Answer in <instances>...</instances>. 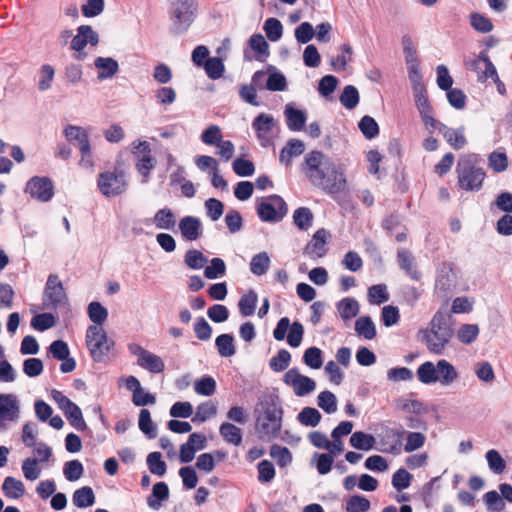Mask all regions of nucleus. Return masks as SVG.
<instances>
[{"mask_svg": "<svg viewBox=\"0 0 512 512\" xmlns=\"http://www.w3.org/2000/svg\"><path fill=\"white\" fill-rule=\"evenodd\" d=\"M302 171L308 181L328 194H337L345 190L347 178L345 167L319 150L307 153Z\"/></svg>", "mask_w": 512, "mask_h": 512, "instance_id": "nucleus-1", "label": "nucleus"}, {"mask_svg": "<svg viewBox=\"0 0 512 512\" xmlns=\"http://www.w3.org/2000/svg\"><path fill=\"white\" fill-rule=\"evenodd\" d=\"M418 380L425 385L439 383L443 387H449L459 379V373L454 365L445 359L437 363L426 361L416 371Z\"/></svg>", "mask_w": 512, "mask_h": 512, "instance_id": "nucleus-2", "label": "nucleus"}, {"mask_svg": "<svg viewBox=\"0 0 512 512\" xmlns=\"http://www.w3.org/2000/svg\"><path fill=\"white\" fill-rule=\"evenodd\" d=\"M197 10L196 0H171L169 11L171 34L175 36L185 34L194 23Z\"/></svg>", "mask_w": 512, "mask_h": 512, "instance_id": "nucleus-3", "label": "nucleus"}, {"mask_svg": "<svg viewBox=\"0 0 512 512\" xmlns=\"http://www.w3.org/2000/svg\"><path fill=\"white\" fill-rule=\"evenodd\" d=\"M256 417V433L263 440L275 438L282 426V409L273 402H261Z\"/></svg>", "mask_w": 512, "mask_h": 512, "instance_id": "nucleus-4", "label": "nucleus"}, {"mask_svg": "<svg viewBox=\"0 0 512 512\" xmlns=\"http://www.w3.org/2000/svg\"><path fill=\"white\" fill-rule=\"evenodd\" d=\"M453 337V329L443 313L437 312L431 320L430 328L425 332L427 349L436 355H442Z\"/></svg>", "mask_w": 512, "mask_h": 512, "instance_id": "nucleus-5", "label": "nucleus"}, {"mask_svg": "<svg viewBox=\"0 0 512 512\" xmlns=\"http://www.w3.org/2000/svg\"><path fill=\"white\" fill-rule=\"evenodd\" d=\"M85 342L91 358L102 362L114 346V341L107 336L106 331L99 325H90L86 330Z\"/></svg>", "mask_w": 512, "mask_h": 512, "instance_id": "nucleus-6", "label": "nucleus"}, {"mask_svg": "<svg viewBox=\"0 0 512 512\" xmlns=\"http://www.w3.org/2000/svg\"><path fill=\"white\" fill-rule=\"evenodd\" d=\"M97 188L104 197H117L128 189L127 176L118 169L103 171L97 177Z\"/></svg>", "mask_w": 512, "mask_h": 512, "instance_id": "nucleus-7", "label": "nucleus"}, {"mask_svg": "<svg viewBox=\"0 0 512 512\" xmlns=\"http://www.w3.org/2000/svg\"><path fill=\"white\" fill-rule=\"evenodd\" d=\"M473 156H462L457 165L459 187L466 191H477L482 187L485 172L472 165Z\"/></svg>", "mask_w": 512, "mask_h": 512, "instance_id": "nucleus-8", "label": "nucleus"}, {"mask_svg": "<svg viewBox=\"0 0 512 512\" xmlns=\"http://www.w3.org/2000/svg\"><path fill=\"white\" fill-rule=\"evenodd\" d=\"M131 153L136 158V170L142 176V183H148L150 172L155 168L156 160L152 156L151 146L148 141L136 140L131 144Z\"/></svg>", "mask_w": 512, "mask_h": 512, "instance_id": "nucleus-9", "label": "nucleus"}, {"mask_svg": "<svg viewBox=\"0 0 512 512\" xmlns=\"http://www.w3.org/2000/svg\"><path fill=\"white\" fill-rule=\"evenodd\" d=\"M21 415L20 400L15 394L0 393V432L17 423Z\"/></svg>", "mask_w": 512, "mask_h": 512, "instance_id": "nucleus-10", "label": "nucleus"}, {"mask_svg": "<svg viewBox=\"0 0 512 512\" xmlns=\"http://www.w3.org/2000/svg\"><path fill=\"white\" fill-rule=\"evenodd\" d=\"M252 128L262 147H269L273 144L277 132V121L272 115L260 113L253 120Z\"/></svg>", "mask_w": 512, "mask_h": 512, "instance_id": "nucleus-11", "label": "nucleus"}, {"mask_svg": "<svg viewBox=\"0 0 512 512\" xmlns=\"http://www.w3.org/2000/svg\"><path fill=\"white\" fill-rule=\"evenodd\" d=\"M24 192L31 198L46 203L54 195V185L48 177L34 176L27 181Z\"/></svg>", "mask_w": 512, "mask_h": 512, "instance_id": "nucleus-12", "label": "nucleus"}, {"mask_svg": "<svg viewBox=\"0 0 512 512\" xmlns=\"http://www.w3.org/2000/svg\"><path fill=\"white\" fill-rule=\"evenodd\" d=\"M67 295L59 277L55 274L49 275L43 292V306L46 309L56 308L64 304Z\"/></svg>", "mask_w": 512, "mask_h": 512, "instance_id": "nucleus-13", "label": "nucleus"}, {"mask_svg": "<svg viewBox=\"0 0 512 512\" xmlns=\"http://www.w3.org/2000/svg\"><path fill=\"white\" fill-rule=\"evenodd\" d=\"M286 212L287 208L284 200L277 195L263 199L257 207L259 217L266 222L279 221Z\"/></svg>", "mask_w": 512, "mask_h": 512, "instance_id": "nucleus-14", "label": "nucleus"}, {"mask_svg": "<svg viewBox=\"0 0 512 512\" xmlns=\"http://www.w3.org/2000/svg\"><path fill=\"white\" fill-rule=\"evenodd\" d=\"M99 42L98 34L89 25H81L77 29V34L71 40V49L75 51V58L78 61L85 60L87 54L84 48L87 44L96 46Z\"/></svg>", "mask_w": 512, "mask_h": 512, "instance_id": "nucleus-15", "label": "nucleus"}, {"mask_svg": "<svg viewBox=\"0 0 512 512\" xmlns=\"http://www.w3.org/2000/svg\"><path fill=\"white\" fill-rule=\"evenodd\" d=\"M283 381L292 388L298 397L306 396L316 389V382L312 378L302 375L296 368L288 370L283 376Z\"/></svg>", "mask_w": 512, "mask_h": 512, "instance_id": "nucleus-16", "label": "nucleus"}, {"mask_svg": "<svg viewBox=\"0 0 512 512\" xmlns=\"http://www.w3.org/2000/svg\"><path fill=\"white\" fill-rule=\"evenodd\" d=\"M467 69L477 73L479 82H485L488 78L496 76V68L490 61L487 52H481L476 58L466 63Z\"/></svg>", "mask_w": 512, "mask_h": 512, "instance_id": "nucleus-17", "label": "nucleus"}, {"mask_svg": "<svg viewBox=\"0 0 512 512\" xmlns=\"http://www.w3.org/2000/svg\"><path fill=\"white\" fill-rule=\"evenodd\" d=\"M179 230L182 237L187 241H196L203 233L200 219L194 216H185L180 219Z\"/></svg>", "mask_w": 512, "mask_h": 512, "instance_id": "nucleus-18", "label": "nucleus"}, {"mask_svg": "<svg viewBox=\"0 0 512 512\" xmlns=\"http://www.w3.org/2000/svg\"><path fill=\"white\" fill-rule=\"evenodd\" d=\"M329 237L328 231L325 229L317 230L311 241L306 245L304 253L311 258H321L326 254V243Z\"/></svg>", "mask_w": 512, "mask_h": 512, "instance_id": "nucleus-19", "label": "nucleus"}, {"mask_svg": "<svg viewBox=\"0 0 512 512\" xmlns=\"http://www.w3.org/2000/svg\"><path fill=\"white\" fill-rule=\"evenodd\" d=\"M63 134L67 141L76 145L79 150H85L86 148L91 147L89 141V132L87 129L81 126L68 125L64 128Z\"/></svg>", "mask_w": 512, "mask_h": 512, "instance_id": "nucleus-20", "label": "nucleus"}, {"mask_svg": "<svg viewBox=\"0 0 512 512\" xmlns=\"http://www.w3.org/2000/svg\"><path fill=\"white\" fill-rule=\"evenodd\" d=\"M397 260L400 268L413 280L419 281L422 277L417 269L415 257L407 250L400 249L397 252Z\"/></svg>", "mask_w": 512, "mask_h": 512, "instance_id": "nucleus-21", "label": "nucleus"}, {"mask_svg": "<svg viewBox=\"0 0 512 512\" xmlns=\"http://www.w3.org/2000/svg\"><path fill=\"white\" fill-rule=\"evenodd\" d=\"M94 66L97 69V78L99 80L110 79L119 70L118 62L111 57H97L94 61Z\"/></svg>", "mask_w": 512, "mask_h": 512, "instance_id": "nucleus-22", "label": "nucleus"}, {"mask_svg": "<svg viewBox=\"0 0 512 512\" xmlns=\"http://www.w3.org/2000/svg\"><path fill=\"white\" fill-rule=\"evenodd\" d=\"M304 151L305 144L302 140L290 139L280 151L279 160L288 167L291 165L292 159L300 156Z\"/></svg>", "mask_w": 512, "mask_h": 512, "instance_id": "nucleus-23", "label": "nucleus"}, {"mask_svg": "<svg viewBox=\"0 0 512 512\" xmlns=\"http://www.w3.org/2000/svg\"><path fill=\"white\" fill-rule=\"evenodd\" d=\"M266 73L263 71H257L252 77L253 85H242L239 91L240 97L243 101L253 105L259 106L257 102V92L255 86H261V82L264 79Z\"/></svg>", "mask_w": 512, "mask_h": 512, "instance_id": "nucleus-24", "label": "nucleus"}, {"mask_svg": "<svg viewBox=\"0 0 512 512\" xmlns=\"http://www.w3.org/2000/svg\"><path fill=\"white\" fill-rule=\"evenodd\" d=\"M150 221L161 230H171L176 225V217L173 211L167 207L159 209Z\"/></svg>", "mask_w": 512, "mask_h": 512, "instance_id": "nucleus-25", "label": "nucleus"}, {"mask_svg": "<svg viewBox=\"0 0 512 512\" xmlns=\"http://www.w3.org/2000/svg\"><path fill=\"white\" fill-rule=\"evenodd\" d=\"M284 114L287 126L292 131H300L305 125L306 114L302 110L294 108L291 104L285 106Z\"/></svg>", "mask_w": 512, "mask_h": 512, "instance_id": "nucleus-26", "label": "nucleus"}, {"mask_svg": "<svg viewBox=\"0 0 512 512\" xmlns=\"http://www.w3.org/2000/svg\"><path fill=\"white\" fill-rule=\"evenodd\" d=\"M2 491L9 499H19L25 494L26 489L21 480L8 476L4 479Z\"/></svg>", "mask_w": 512, "mask_h": 512, "instance_id": "nucleus-27", "label": "nucleus"}, {"mask_svg": "<svg viewBox=\"0 0 512 512\" xmlns=\"http://www.w3.org/2000/svg\"><path fill=\"white\" fill-rule=\"evenodd\" d=\"M443 136L448 144L455 150L463 148L467 144L464 127L457 129L445 127Z\"/></svg>", "mask_w": 512, "mask_h": 512, "instance_id": "nucleus-28", "label": "nucleus"}, {"mask_svg": "<svg viewBox=\"0 0 512 512\" xmlns=\"http://www.w3.org/2000/svg\"><path fill=\"white\" fill-rule=\"evenodd\" d=\"M95 499V494L89 486L77 489L72 496V502L78 508H87L92 506L95 503Z\"/></svg>", "mask_w": 512, "mask_h": 512, "instance_id": "nucleus-29", "label": "nucleus"}, {"mask_svg": "<svg viewBox=\"0 0 512 512\" xmlns=\"http://www.w3.org/2000/svg\"><path fill=\"white\" fill-rule=\"evenodd\" d=\"M137 364L151 373H161L165 369L164 361L158 355L147 352L144 357L137 360Z\"/></svg>", "mask_w": 512, "mask_h": 512, "instance_id": "nucleus-30", "label": "nucleus"}, {"mask_svg": "<svg viewBox=\"0 0 512 512\" xmlns=\"http://www.w3.org/2000/svg\"><path fill=\"white\" fill-rule=\"evenodd\" d=\"M258 303V295L254 290H249L241 296L238 302V309L243 317H248L254 314Z\"/></svg>", "mask_w": 512, "mask_h": 512, "instance_id": "nucleus-31", "label": "nucleus"}, {"mask_svg": "<svg viewBox=\"0 0 512 512\" xmlns=\"http://www.w3.org/2000/svg\"><path fill=\"white\" fill-rule=\"evenodd\" d=\"M169 496V489L166 483L158 482L153 486L152 494L147 499L150 508L158 510L161 507L160 501L166 500Z\"/></svg>", "mask_w": 512, "mask_h": 512, "instance_id": "nucleus-32", "label": "nucleus"}, {"mask_svg": "<svg viewBox=\"0 0 512 512\" xmlns=\"http://www.w3.org/2000/svg\"><path fill=\"white\" fill-rule=\"evenodd\" d=\"M220 435L223 439L234 446H239L242 443L241 429L232 423L225 422L219 428Z\"/></svg>", "mask_w": 512, "mask_h": 512, "instance_id": "nucleus-33", "label": "nucleus"}, {"mask_svg": "<svg viewBox=\"0 0 512 512\" xmlns=\"http://www.w3.org/2000/svg\"><path fill=\"white\" fill-rule=\"evenodd\" d=\"M355 331L358 336L367 340H371L376 336V326L368 316H362L356 320Z\"/></svg>", "mask_w": 512, "mask_h": 512, "instance_id": "nucleus-34", "label": "nucleus"}, {"mask_svg": "<svg viewBox=\"0 0 512 512\" xmlns=\"http://www.w3.org/2000/svg\"><path fill=\"white\" fill-rule=\"evenodd\" d=\"M359 309L358 301L350 297L343 298L337 305V310L344 320H350L357 316Z\"/></svg>", "mask_w": 512, "mask_h": 512, "instance_id": "nucleus-35", "label": "nucleus"}, {"mask_svg": "<svg viewBox=\"0 0 512 512\" xmlns=\"http://www.w3.org/2000/svg\"><path fill=\"white\" fill-rule=\"evenodd\" d=\"M350 445L358 450L369 451L375 445V438L371 434L356 431L350 437Z\"/></svg>", "mask_w": 512, "mask_h": 512, "instance_id": "nucleus-36", "label": "nucleus"}, {"mask_svg": "<svg viewBox=\"0 0 512 512\" xmlns=\"http://www.w3.org/2000/svg\"><path fill=\"white\" fill-rule=\"evenodd\" d=\"M64 415L68 419L72 427L78 431H84L87 429V424L83 418L81 409L73 403L64 412Z\"/></svg>", "mask_w": 512, "mask_h": 512, "instance_id": "nucleus-37", "label": "nucleus"}, {"mask_svg": "<svg viewBox=\"0 0 512 512\" xmlns=\"http://www.w3.org/2000/svg\"><path fill=\"white\" fill-rule=\"evenodd\" d=\"M87 314L89 319L94 323L93 325H99L101 327L108 318L107 309L97 301H93L88 305Z\"/></svg>", "mask_w": 512, "mask_h": 512, "instance_id": "nucleus-38", "label": "nucleus"}, {"mask_svg": "<svg viewBox=\"0 0 512 512\" xmlns=\"http://www.w3.org/2000/svg\"><path fill=\"white\" fill-rule=\"evenodd\" d=\"M270 266V257L266 252L254 255L250 262V271L257 276L264 275Z\"/></svg>", "mask_w": 512, "mask_h": 512, "instance_id": "nucleus-39", "label": "nucleus"}, {"mask_svg": "<svg viewBox=\"0 0 512 512\" xmlns=\"http://www.w3.org/2000/svg\"><path fill=\"white\" fill-rule=\"evenodd\" d=\"M216 347L222 357H231L236 353L234 338L230 334H221L215 340Z\"/></svg>", "mask_w": 512, "mask_h": 512, "instance_id": "nucleus-40", "label": "nucleus"}, {"mask_svg": "<svg viewBox=\"0 0 512 512\" xmlns=\"http://www.w3.org/2000/svg\"><path fill=\"white\" fill-rule=\"evenodd\" d=\"M22 473L26 480L35 481L41 475V468L39 466V460L37 458H26L22 461L21 465Z\"/></svg>", "mask_w": 512, "mask_h": 512, "instance_id": "nucleus-41", "label": "nucleus"}, {"mask_svg": "<svg viewBox=\"0 0 512 512\" xmlns=\"http://www.w3.org/2000/svg\"><path fill=\"white\" fill-rule=\"evenodd\" d=\"M217 413V406L212 401H206L199 404L196 408L195 415L192 419L193 422H205Z\"/></svg>", "mask_w": 512, "mask_h": 512, "instance_id": "nucleus-42", "label": "nucleus"}, {"mask_svg": "<svg viewBox=\"0 0 512 512\" xmlns=\"http://www.w3.org/2000/svg\"><path fill=\"white\" fill-rule=\"evenodd\" d=\"M139 429L150 439L157 435L156 425L152 421L149 410L142 409L139 413Z\"/></svg>", "mask_w": 512, "mask_h": 512, "instance_id": "nucleus-43", "label": "nucleus"}, {"mask_svg": "<svg viewBox=\"0 0 512 512\" xmlns=\"http://www.w3.org/2000/svg\"><path fill=\"white\" fill-rule=\"evenodd\" d=\"M298 421L307 427H316L321 421V414L316 408L305 407L297 416Z\"/></svg>", "mask_w": 512, "mask_h": 512, "instance_id": "nucleus-44", "label": "nucleus"}, {"mask_svg": "<svg viewBox=\"0 0 512 512\" xmlns=\"http://www.w3.org/2000/svg\"><path fill=\"white\" fill-rule=\"evenodd\" d=\"M342 54L331 59L330 64L336 71H344L348 63L352 60V47L349 44H343L340 47Z\"/></svg>", "mask_w": 512, "mask_h": 512, "instance_id": "nucleus-45", "label": "nucleus"}, {"mask_svg": "<svg viewBox=\"0 0 512 512\" xmlns=\"http://www.w3.org/2000/svg\"><path fill=\"white\" fill-rule=\"evenodd\" d=\"M55 70L50 64H44L39 69L38 89L45 92L52 87Z\"/></svg>", "mask_w": 512, "mask_h": 512, "instance_id": "nucleus-46", "label": "nucleus"}, {"mask_svg": "<svg viewBox=\"0 0 512 512\" xmlns=\"http://www.w3.org/2000/svg\"><path fill=\"white\" fill-rule=\"evenodd\" d=\"M359 92L356 87L347 85L344 87L342 94L340 95V103L349 110L354 109L359 103Z\"/></svg>", "mask_w": 512, "mask_h": 512, "instance_id": "nucleus-47", "label": "nucleus"}, {"mask_svg": "<svg viewBox=\"0 0 512 512\" xmlns=\"http://www.w3.org/2000/svg\"><path fill=\"white\" fill-rule=\"evenodd\" d=\"M318 406L326 413L332 414L337 411V398L330 391H323L317 397Z\"/></svg>", "mask_w": 512, "mask_h": 512, "instance_id": "nucleus-48", "label": "nucleus"}, {"mask_svg": "<svg viewBox=\"0 0 512 512\" xmlns=\"http://www.w3.org/2000/svg\"><path fill=\"white\" fill-rule=\"evenodd\" d=\"M194 391L198 395L211 396L216 391V381L210 376L197 379L194 382Z\"/></svg>", "mask_w": 512, "mask_h": 512, "instance_id": "nucleus-49", "label": "nucleus"}, {"mask_svg": "<svg viewBox=\"0 0 512 512\" xmlns=\"http://www.w3.org/2000/svg\"><path fill=\"white\" fill-rule=\"evenodd\" d=\"M267 38L272 41H278L283 34V26L281 22L276 18H268L263 26Z\"/></svg>", "mask_w": 512, "mask_h": 512, "instance_id": "nucleus-50", "label": "nucleus"}, {"mask_svg": "<svg viewBox=\"0 0 512 512\" xmlns=\"http://www.w3.org/2000/svg\"><path fill=\"white\" fill-rule=\"evenodd\" d=\"M293 221L299 229L306 230L312 225L313 214L309 208L300 207L294 211Z\"/></svg>", "mask_w": 512, "mask_h": 512, "instance_id": "nucleus-51", "label": "nucleus"}, {"mask_svg": "<svg viewBox=\"0 0 512 512\" xmlns=\"http://www.w3.org/2000/svg\"><path fill=\"white\" fill-rule=\"evenodd\" d=\"M486 460L489 466V469L495 473V474H501L505 468L506 463L503 459V457L500 455V453L495 450L491 449L486 452Z\"/></svg>", "mask_w": 512, "mask_h": 512, "instance_id": "nucleus-52", "label": "nucleus"}, {"mask_svg": "<svg viewBox=\"0 0 512 512\" xmlns=\"http://www.w3.org/2000/svg\"><path fill=\"white\" fill-rule=\"evenodd\" d=\"M370 501L362 495H353L346 501V512H368Z\"/></svg>", "mask_w": 512, "mask_h": 512, "instance_id": "nucleus-53", "label": "nucleus"}, {"mask_svg": "<svg viewBox=\"0 0 512 512\" xmlns=\"http://www.w3.org/2000/svg\"><path fill=\"white\" fill-rule=\"evenodd\" d=\"M368 299L373 305H380L389 300L387 287L384 284L373 285L368 289Z\"/></svg>", "mask_w": 512, "mask_h": 512, "instance_id": "nucleus-54", "label": "nucleus"}, {"mask_svg": "<svg viewBox=\"0 0 512 512\" xmlns=\"http://www.w3.org/2000/svg\"><path fill=\"white\" fill-rule=\"evenodd\" d=\"M404 451L411 453L422 448L426 442V436L421 432H407Z\"/></svg>", "mask_w": 512, "mask_h": 512, "instance_id": "nucleus-55", "label": "nucleus"}, {"mask_svg": "<svg viewBox=\"0 0 512 512\" xmlns=\"http://www.w3.org/2000/svg\"><path fill=\"white\" fill-rule=\"evenodd\" d=\"M84 472L82 463L78 460H71L64 464L63 474L68 481L79 480Z\"/></svg>", "mask_w": 512, "mask_h": 512, "instance_id": "nucleus-56", "label": "nucleus"}, {"mask_svg": "<svg viewBox=\"0 0 512 512\" xmlns=\"http://www.w3.org/2000/svg\"><path fill=\"white\" fill-rule=\"evenodd\" d=\"M205 71L210 79H219L222 77L225 67L220 58H208L204 64Z\"/></svg>", "mask_w": 512, "mask_h": 512, "instance_id": "nucleus-57", "label": "nucleus"}, {"mask_svg": "<svg viewBox=\"0 0 512 512\" xmlns=\"http://www.w3.org/2000/svg\"><path fill=\"white\" fill-rule=\"evenodd\" d=\"M474 373L479 380L486 383H492L495 379L494 369L487 361L476 363L474 366Z\"/></svg>", "mask_w": 512, "mask_h": 512, "instance_id": "nucleus-58", "label": "nucleus"}, {"mask_svg": "<svg viewBox=\"0 0 512 512\" xmlns=\"http://www.w3.org/2000/svg\"><path fill=\"white\" fill-rule=\"evenodd\" d=\"M270 456L280 467H285L292 462V454L289 449L279 445H273L270 448Z\"/></svg>", "mask_w": 512, "mask_h": 512, "instance_id": "nucleus-59", "label": "nucleus"}, {"mask_svg": "<svg viewBox=\"0 0 512 512\" xmlns=\"http://www.w3.org/2000/svg\"><path fill=\"white\" fill-rule=\"evenodd\" d=\"M147 465L152 474L163 476L166 473L167 465L161 460L160 452H152L147 456Z\"/></svg>", "mask_w": 512, "mask_h": 512, "instance_id": "nucleus-60", "label": "nucleus"}, {"mask_svg": "<svg viewBox=\"0 0 512 512\" xmlns=\"http://www.w3.org/2000/svg\"><path fill=\"white\" fill-rule=\"evenodd\" d=\"M291 354L285 349L278 351L277 355L270 359V368L275 372L284 371L290 364Z\"/></svg>", "mask_w": 512, "mask_h": 512, "instance_id": "nucleus-61", "label": "nucleus"}, {"mask_svg": "<svg viewBox=\"0 0 512 512\" xmlns=\"http://www.w3.org/2000/svg\"><path fill=\"white\" fill-rule=\"evenodd\" d=\"M226 265L221 258H213L210 265L204 270V276L208 279H217L225 275Z\"/></svg>", "mask_w": 512, "mask_h": 512, "instance_id": "nucleus-62", "label": "nucleus"}, {"mask_svg": "<svg viewBox=\"0 0 512 512\" xmlns=\"http://www.w3.org/2000/svg\"><path fill=\"white\" fill-rule=\"evenodd\" d=\"M303 361L308 367L312 369L321 368L323 364L322 351L317 347L308 348L304 352Z\"/></svg>", "mask_w": 512, "mask_h": 512, "instance_id": "nucleus-63", "label": "nucleus"}, {"mask_svg": "<svg viewBox=\"0 0 512 512\" xmlns=\"http://www.w3.org/2000/svg\"><path fill=\"white\" fill-rule=\"evenodd\" d=\"M479 334V327L476 324H464L457 332V337L464 344L472 343Z\"/></svg>", "mask_w": 512, "mask_h": 512, "instance_id": "nucleus-64", "label": "nucleus"}]
</instances>
